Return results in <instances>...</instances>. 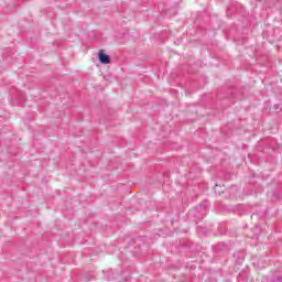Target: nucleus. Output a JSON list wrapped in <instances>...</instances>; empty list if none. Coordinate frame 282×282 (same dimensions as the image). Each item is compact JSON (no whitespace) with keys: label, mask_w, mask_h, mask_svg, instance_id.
I'll use <instances>...</instances> for the list:
<instances>
[{"label":"nucleus","mask_w":282,"mask_h":282,"mask_svg":"<svg viewBox=\"0 0 282 282\" xmlns=\"http://www.w3.org/2000/svg\"><path fill=\"white\" fill-rule=\"evenodd\" d=\"M97 58H98L100 65H109V63H111V56H109L107 53H105V50H100L97 53Z\"/></svg>","instance_id":"f257e3e1"},{"label":"nucleus","mask_w":282,"mask_h":282,"mask_svg":"<svg viewBox=\"0 0 282 282\" xmlns=\"http://www.w3.org/2000/svg\"><path fill=\"white\" fill-rule=\"evenodd\" d=\"M170 83H175V80L174 82L170 80Z\"/></svg>","instance_id":"7ed1b4c3"},{"label":"nucleus","mask_w":282,"mask_h":282,"mask_svg":"<svg viewBox=\"0 0 282 282\" xmlns=\"http://www.w3.org/2000/svg\"><path fill=\"white\" fill-rule=\"evenodd\" d=\"M175 76H176L175 74H171L170 75V80H173V78H175Z\"/></svg>","instance_id":"f03ea898"}]
</instances>
